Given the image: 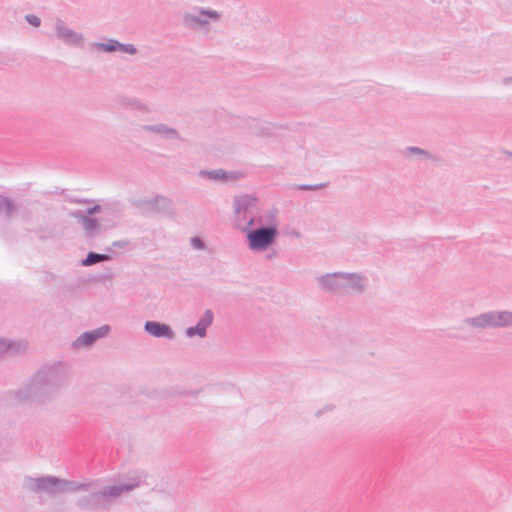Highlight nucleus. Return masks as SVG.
Segmentation results:
<instances>
[{"label": "nucleus", "instance_id": "2eb2a0df", "mask_svg": "<svg viewBox=\"0 0 512 512\" xmlns=\"http://www.w3.org/2000/svg\"><path fill=\"white\" fill-rule=\"evenodd\" d=\"M109 332V325H103L94 330L84 332L73 342V347L81 348L91 346L97 340L106 337L109 334Z\"/></svg>", "mask_w": 512, "mask_h": 512}, {"label": "nucleus", "instance_id": "a211bd4d", "mask_svg": "<svg viewBox=\"0 0 512 512\" xmlns=\"http://www.w3.org/2000/svg\"><path fill=\"white\" fill-rule=\"evenodd\" d=\"M142 130L154 133L165 139H179V133L177 130L163 123L144 125L142 126Z\"/></svg>", "mask_w": 512, "mask_h": 512}, {"label": "nucleus", "instance_id": "a878e982", "mask_svg": "<svg viewBox=\"0 0 512 512\" xmlns=\"http://www.w3.org/2000/svg\"><path fill=\"white\" fill-rule=\"evenodd\" d=\"M25 20L32 26L34 27H39L40 24H41V19L37 16V15H34V14H27L25 16Z\"/></svg>", "mask_w": 512, "mask_h": 512}, {"label": "nucleus", "instance_id": "6ab92c4d", "mask_svg": "<svg viewBox=\"0 0 512 512\" xmlns=\"http://www.w3.org/2000/svg\"><path fill=\"white\" fill-rule=\"evenodd\" d=\"M199 176L215 182H227L235 180L238 177L236 172H230L224 169H214L210 171L201 170Z\"/></svg>", "mask_w": 512, "mask_h": 512}, {"label": "nucleus", "instance_id": "f257e3e1", "mask_svg": "<svg viewBox=\"0 0 512 512\" xmlns=\"http://www.w3.org/2000/svg\"><path fill=\"white\" fill-rule=\"evenodd\" d=\"M141 484L140 477H133L123 483L104 486L100 491L80 498L77 505L79 508L86 510L108 509L116 499L138 488Z\"/></svg>", "mask_w": 512, "mask_h": 512}, {"label": "nucleus", "instance_id": "4468645a", "mask_svg": "<svg viewBox=\"0 0 512 512\" xmlns=\"http://www.w3.org/2000/svg\"><path fill=\"white\" fill-rule=\"evenodd\" d=\"M342 272L327 273L318 277L319 287L330 294L342 296Z\"/></svg>", "mask_w": 512, "mask_h": 512}, {"label": "nucleus", "instance_id": "f3484780", "mask_svg": "<svg viewBox=\"0 0 512 512\" xmlns=\"http://www.w3.org/2000/svg\"><path fill=\"white\" fill-rule=\"evenodd\" d=\"M144 330L149 335L156 338L172 340L175 337V334L169 325L157 321H146L144 324Z\"/></svg>", "mask_w": 512, "mask_h": 512}, {"label": "nucleus", "instance_id": "7ed1b4c3", "mask_svg": "<svg viewBox=\"0 0 512 512\" xmlns=\"http://www.w3.org/2000/svg\"><path fill=\"white\" fill-rule=\"evenodd\" d=\"M33 377L48 403L54 394L67 383L68 374L65 366L58 363L40 368Z\"/></svg>", "mask_w": 512, "mask_h": 512}, {"label": "nucleus", "instance_id": "aec40b11", "mask_svg": "<svg viewBox=\"0 0 512 512\" xmlns=\"http://www.w3.org/2000/svg\"><path fill=\"white\" fill-rule=\"evenodd\" d=\"M26 347L27 342L25 341H12L9 339L0 338V357L24 351Z\"/></svg>", "mask_w": 512, "mask_h": 512}, {"label": "nucleus", "instance_id": "5701e85b", "mask_svg": "<svg viewBox=\"0 0 512 512\" xmlns=\"http://www.w3.org/2000/svg\"><path fill=\"white\" fill-rule=\"evenodd\" d=\"M16 209L15 203L10 198L0 194V213L10 218Z\"/></svg>", "mask_w": 512, "mask_h": 512}, {"label": "nucleus", "instance_id": "cd10ccee", "mask_svg": "<svg viewBox=\"0 0 512 512\" xmlns=\"http://www.w3.org/2000/svg\"><path fill=\"white\" fill-rule=\"evenodd\" d=\"M191 244L192 246L195 248V249H199V250H203L205 249V244L204 242L198 238V237H193L191 238Z\"/></svg>", "mask_w": 512, "mask_h": 512}, {"label": "nucleus", "instance_id": "f03ea898", "mask_svg": "<svg viewBox=\"0 0 512 512\" xmlns=\"http://www.w3.org/2000/svg\"><path fill=\"white\" fill-rule=\"evenodd\" d=\"M23 486L34 493L45 492L54 496L66 492L88 490L91 487V483H77L60 479L56 476H42L37 478L26 476L23 481Z\"/></svg>", "mask_w": 512, "mask_h": 512}, {"label": "nucleus", "instance_id": "0eeeda50", "mask_svg": "<svg viewBox=\"0 0 512 512\" xmlns=\"http://www.w3.org/2000/svg\"><path fill=\"white\" fill-rule=\"evenodd\" d=\"M342 296L362 295L368 287V278L359 272H342Z\"/></svg>", "mask_w": 512, "mask_h": 512}, {"label": "nucleus", "instance_id": "4be33fe9", "mask_svg": "<svg viewBox=\"0 0 512 512\" xmlns=\"http://www.w3.org/2000/svg\"><path fill=\"white\" fill-rule=\"evenodd\" d=\"M255 224H259L263 227H277V210H265L263 214L256 218Z\"/></svg>", "mask_w": 512, "mask_h": 512}, {"label": "nucleus", "instance_id": "412c9836", "mask_svg": "<svg viewBox=\"0 0 512 512\" xmlns=\"http://www.w3.org/2000/svg\"><path fill=\"white\" fill-rule=\"evenodd\" d=\"M402 154L405 156V157H410V156H416L420 159H424V160H429L433 163H438L441 158L427 150H424L422 148H419V147H415V146H409V147H406Z\"/></svg>", "mask_w": 512, "mask_h": 512}, {"label": "nucleus", "instance_id": "bb28decb", "mask_svg": "<svg viewBox=\"0 0 512 512\" xmlns=\"http://www.w3.org/2000/svg\"><path fill=\"white\" fill-rule=\"evenodd\" d=\"M112 246L114 248L125 249V248H129L131 246V242L129 240H118V241H114L112 243Z\"/></svg>", "mask_w": 512, "mask_h": 512}, {"label": "nucleus", "instance_id": "393cba45", "mask_svg": "<svg viewBox=\"0 0 512 512\" xmlns=\"http://www.w3.org/2000/svg\"><path fill=\"white\" fill-rule=\"evenodd\" d=\"M324 187H326L325 183H319V184H314V185L300 184V185L296 186V188L299 189V190H309V191L320 190V189H322Z\"/></svg>", "mask_w": 512, "mask_h": 512}, {"label": "nucleus", "instance_id": "b1692460", "mask_svg": "<svg viewBox=\"0 0 512 512\" xmlns=\"http://www.w3.org/2000/svg\"><path fill=\"white\" fill-rule=\"evenodd\" d=\"M110 256L107 254H99L95 252H89L87 257L82 260L83 266H91L99 262L108 261Z\"/></svg>", "mask_w": 512, "mask_h": 512}, {"label": "nucleus", "instance_id": "9b49d317", "mask_svg": "<svg viewBox=\"0 0 512 512\" xmlns=\"http://www.w3.org/2000/svg\"><path fill=\"white\" fill-rule=\"evenodd\" d=\"M91 47L97 52L114 53L121 52L124 54L134 55L137 49L133 44L121 43L116 39L109 38L106 42H94Z\"/></svg>", "mask_w": 512, "mask_h": 512}, {"label": "nucleus", "instance_id": "1a4fd4ad", "mask_svg": "<svg viewBox=\"0 0 512 512\" xmlns=\"http://www.w3.org/2000/svg\"><path fill=\"white\" fill-rule=\"evenodd\" d=\"M92 214L87 213L86 210H75L70 213V216L77 220L83 227L85 233L89 236H94L103 229L115 227V222L102 223L100 218H92Z\"/></svg>", "mask_w": 512, "mask_h": 512}, {"label": "nucleus", "instance_id": "423d86ee", "mask_svg": "<svg viewBox=\"0 0 512 512\" xmlns=\"http://www.w3.org/2000/svg\"><path fill=\"white\" fill-rule=\"evenodd\" d=\"M256 204L257 199L247 194L234 197L233 208L236 220L238 222H245L246 227H253L256 221V217L253 214Z\"/></svg>", "mask_w": 512, "mask_h": 512}, {"label": "nucleus", "instance_id": "9d476101", "mask_svg": "<svg viewBox=\"0 0 512 512\" xmlns=\"http://www.w3.org/2000/svg\"><path fill=\"white\" fill-rule=\"evenodd\" d=\"M220 17L215 10L196 9L183 15V22L190 29H198L209 23V19L217 20Z\"/></svg>", "mask_w": 512, "mask_h": 512}, {"label": "nucleus", "instance_id": "39448f33", "mask_svg": "<svg viewBox=\"0 0 512 512\" xmlns=\"http://www.w3.org/2000/svg\"><path fill=\"white\" fill-rule=\"evenodd\" d=\"M243 231L246 232L248 247L253 252L265 251L271 246L278 235L277 227H263L252 229V227H244Z\"/></svg>", "mask_w": 512, "mask_h": 512}, {"label": "nucleus", "instance_id": "ddd939ff", "mask_svg": "<svg viewBox=\"0 0 512 512\" xmlns=\"http://www.w3.org/2000/svg\"><path fill=\"white\" fill-rule=\"evenodd\" d=\"M88 214H100V220L102 223H110L111 221L117 224V220L120 218L122 213V207L119 204L109 205H94L87 208Z\"/></svg>", "mask_w": 512, "mask_h": 512}, {"label": "nucleus", "instance_id": "6e6552de", "mask_svg": "<svg viewBox=\"0 0 512 512\" xmlns=\"http://www.w3.org/2000/svg\"><path fill=\"white\" fill-rule=\"evenodd\" d=\"M34 377L32 376L22 386L14 392V399L17 403H30L35 405L46 404L40 389L37 387Z\"/></svg>", "mask_w": 512, "mask_h": 512}, {"label": "nucleus", "instance_id": "20e7f679", "mask_svg": "<svg viewBox=\"0 0 512 512\" xmlns=\"http://www.w3.org/2000/svg\"><path fill=\"white\" fill-rule=\"evenodd\" d=\"M473 328H512V312L508 310L488 311L465 320Z\"/></svg>", "mask_w": 512, "mask_h": 512}, {"label": "nucleus", "instance_id": "dca6fc26", "mask_svg": "<svg viewBox=\"0 0 512 512\" xmlns=\"http://www.w3.org/2000/svg\"><path fill=\"white\" fill-rule=\"evenodd\" d=\"M213 319H214V314H213L212 310L207 309L202 314V316L200 317V319L198 320V322L196 323L195 326L188 327L185 330L186 337L193 338L195 336H198L200 338H205L207 335V329L212 324Z\"/></svg>", "mask_w": 512, "mask_h": 512}, {"label": "nucleus", "instance_id": "f8f14e48", "mask_svg": "<svg viewBox=\"0 0 512 512\" xmlns=\"http://www.w3.org/2000/svg\"><path fill=\"white\" fill-rule=\"evenodd\" d=\"M54 28L56 36L66 45L77 47L82 45L84 40L83 34L70 29L62 20L58 19Z\"/></svg>", "mask_w": 512, "mask_h": 512}]
</instances>
